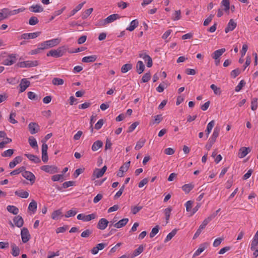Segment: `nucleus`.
Here are the masks:
<instances>
[{
	"label": "nucleus",
	"mask_w": 258,
	"mask_h": 258,
	"mask_svg": "<svg viewBox=\"0 0 258 258\" xmlns=\"http://www.w3.org/2000/svg\"><path fill=\"white\" fill-rule=\"evenodd\" d=\"M60 41L61 40L59 38L52 39L39 44V46H41V48L43 49H48L57 45L60 43Z\"/></svg>",
	"instance_id": "nucleus-1"
},
{
	"label": "nucleus",
	"mask_w": 258,
	"mask_h": 258,
	"mask_svg": "<svg viewBox=\"0 0 258 258\" xmlns=\"http://www.w3.org/2000/svg\"><path fill=\"white\" fill-rule=\"evenodd\" d=\"M64 50L65 48L64 47H60L56 50L51 49L47 53V56H51L56 58L59 57L63 55L65 52Z\"/></svg>",
	"instance_id": "nucleus-2"
},
{
	"label": "nucleus",
	"mask_w": 258,
	"mask_h": 258,
	"mask_svg": "<svg viewBox=\"0 0 258 258\" xmlns=\"http://www.w3.org/2000/svg\"><path fill=\"white\" fill-rule=\"evenodd\" d=\"M96 218H97V215L95 213H93L87 215H85L83 214H79L77 216V219L78 220H81L84 222H88L92 220L95 219Z\"/></svg>",
	"instance_id": "nucleus-3"
},
{
	"label": "nucleus",
	"mask_w": 258,
	"mask_h": 258,
	"mask_svg": "<svg viewBox=\"0 0 258 258\" xmlns=\"http://www.w3.org/2000/svg\"><path fill=\"white\" fill-rule=\"evenodd\" d=\"M38 65L37 61L27 60L25 61H21L17 64V66L20 68H30L36 67Z\"/></svg>",
	"instance_id": "nucleus-4"
},
{
	"label": "nucleus",
	"mask_w": 258,
	"mask_h": 258,
	"mask_svg": "<svg viewBox=\"0 0 258 258\" xmlns=\"http://www.w3.org/2000/svg\"><path fill=\"white\" fill-rule=\"evenodd\" d=\"M16 54H11L3 61V64L5 66H11L16 61Z\"/></svg>",
	"instance_id": "nucleus-5"
},
{
	"label": "nucleus",
	"mask_w": 258,
	"mask_h": 258,
	"mask_svg": "<svg viewBox=\"0 0 258 258\" xmlns=\"http://www.w3.org/2000/svg\"><path fill=\"white\" fill-rule=\"evenodd\" d=\"M21 235L23 243H26L30 239V234L27 228L24 227L21 229Z\"/></svg>",
	"instance_id": "nucleus-6"
},
{
	"label": "nucleus",
	"mask_w": 258,
	"mask_h": 258,
	"mask_svg": "<svg viewBox=\"0 0 258 258\" xmlns=\"http://www.w3.org/2000/svg\"><path fill=\"white\" fill-rule=\"evenodd\" d=\"M30 85V82L27 79H22L19 84L20 90L19 93L24 92L26 89Z\"/></svg>",
	"instance_id": "nucleus-7"
},
{
	"label": "nucleus",
	"mask_w": 258,
	"mask_h": 258,
	"mask_svg": "<svg viewBox=\"0 0 258 258\" xmlns=\"http://www.w3.org/2000/svg\"><path fill=\"white\" fill-rule=\"evenodd\" d=\"M48 146L45 143H43L42 145V160L43 162L46 163L48 160L47 155Z\"/></svg>",
	"instance_id": "nucleus-8"
},
{
	"label": "nucleus",
	"mask_w": 258,
	"mask_h": 258,
	"mask_svg": "<svg viewBox=\"0 0 258 258\" xmlns=\"http://www.w3.org/2000/svg\"><path fill=\"white\" fill-rule=\"evenodd\" d=\"M22 175L27 180H29L32 184L35 182V176L31 172L28 171H24L22 173Z\"/></svg>",
	"instance_id": "nucleus-9"
},
{
	"label": "nucleus",
	"mask_w": 258,
	"mask_h": 258,
	"mask_svg": "<svg viewBox=\"0 0 258 258\" xmlns=\"http://www.w3.org/2000/svg\"><path fill=\"white\" fill-rule=\"evenodd\" d=\"M40 32H36L30 33H24L20 36L21 39H34L39 36Z\"/></svg>",
	"instance_id": "nucleus-10"
},
{
	"label": "nucleus",
	"mask_w": 258,
	"mask_h": 258,
	"mask_svg": "<svg viewBox=\"0 0 258 258\" xmlns=\"http://www.w3.org/2000/svg\"><path fill=\"white\" fill-rule=\"evenodd\" d=\"M250 151H251V149L249 147H241L239 150L238 156L240 158H244Z\"/></svg>",
	"instance_id": "nucleus-11"
},
{
	"label": "nucleus",
	"mask_w": 258,
	"mask_h": 258,
	"mask_svg": "<svg viewBox=\"0 0 258 258\" xmlns=\"http://www.w3.org/2000/svg\"><path fill=\"white\" fill-rule=\"evenodd\" d=\"M41 169L46 172L53 174L57 172V167L50 165H43L41 167Z\"/></svg>",
	"instance_id": "nucleus-12"
},
{
	"label": "nucleus",
	"mask_w": 258,
	"mask_h": 258,
	"mask_svg": "<svg viewBox=\"0 0 258 258\" xmlns=\"http://www.w3.org/2000/svg\"><path fill=\"white\" fill-rule=\"evenodd\" d=\"M236 26L237 23L234 21V20L230 19L225 29V33H227L229 31H233L236 28Z\"/></svg>",
	"instance_id": "nucleus-13"
},
{
	"label": "nucleus",
	"mask_w": 258,
	"mask_h": 258,
	"mask_svg": "<svg viewBox=\"0 0 258 258\" xmlns=\"http://www.w3.org/2000/svg\"><path fill=\"white\" fill-rule=\"evenodd\" d=\"M28 128L30 133L32 135L37 133L39 130L38 124L35 122H30L29 124Z\"/></svg>",
	"instance_id": "nucleus-14"
},
{
	"label": "nucleus",
	"mask_w": 258,
	"mask_h": 258,
	"mask_svg": "<svg viewBox=\"0 0 258 258\" xmlns=\"http://www.w3.org/2000/svg\"><path fill=\"white\" fill-rule=\"evenodd\" d=\"M109 222L105 218H101L98 222L97 227L99 229H105L108 224Z\"/></svg>",
	"instance_id": "nucleus-15"
},
{
	"label": "nucleus",
	"mask_w": 258,
	"mask_h": 258,
	"mask_svg": "<svg viewBox=\"0 0 258 258\" xmlns=\"http://www.w3.org/2000/svg\"><path fill=\"white\" fill-rule=\"evenodd\" d=\"M13 221L15 226L19 228L22 227L24 224L23 219L20 215L15 217L13 219Z\"/></svg>",
	"instance_id": "nucleus-16"
},
{
	"label": "nucleus",
	"mask_w": 258,
	"mask_h": 258,
	"mask_svg": "<svg viewBox=\"0 0 258 258\" xmlns=\"http://www.w3.org/2000/svg\"><path fill=\"white\" fill-rule=\"evenodd\" d=\"M208 244L207 243H204L200 245V247L193 254V257H196L199 255L204 250L207 248Z\"/></svg>",
	"instance_id": "nucleus-17"
},
{
	"label": "nucleus",
	"mask_w": 258,
	"mask_h": 258,
	"mask_svg": "<svg viewBox=\"0 0 258 258\" xmlns=\"http://www.w3.org/2000/svg\"><path fill=\"white\" fill-rule=\"evenodd\" d=\"M120 16L118 14H112L109 16H108L105 19V21L106 24H108L114 21L115 20L119 19Z\"/></svg>",
	"instance_id": "nucleus-18"
},
{
	"label": "nucleus",
	"mask_w": 258,
	"mask_h": 258,
	"mask_svg": "<svg viewBox=\"0 0 258 258\" xmlns=\"http://www.w3.org/2000/svg\"><path fill=\"white\" fill-rule=\"evenodd\" d=\"M128 218H123L116 223L114 224L113 226L114 227L116 228H121L122 227L124 226L128 222Z\"/></svg>",
	"instance_id": "nucleus-19"
},
{
	"label": "nucleus",
	"mask_w": 258,
	"mask_h": 258,
	"mask_svg": "<svg viewBox=\"0 0 258 258\" xmlns=\"http://www.w3.org/2000/svg\"><path fill=\"white\" fill-rule=\"evenodd\" d=\"M225 48H221L215 51L212 55L213 58L218 59L225 52Z\"/></svg>",
	"instance_id": "nucleus-20"
},
{
	"label": "nucleus",
	"mask_w": 258,
	"mask_h": 258,
	"mask_svg": "<svg viewBox=\"0 0 258 258\" xmlns=\"http://www.w3.org/2000/svg\"><path fill=\"white\" fill-rule=\"evenodd\" d=\"M22 158L21 156H17L15 157L12 161L9 163V167L10 168H14L18 164L21 162Z\"/></svg>",
	"instance_id": "nucleus-21"
},
{
	"label": "nucleus",
	"mask_w": 258,
	"mask_h": 258,
	"mask_svg": "<svg viewBox=\"0 0 258 258\" xmlns=\"http://www.w3.org/2000/svg\"><path fill=\"white\" fill-rule=\"evenodd\" d=\"M15 195L24 199H26L29 196V192L23 189L18 190L15 191Z\"/></svg>",
	"instance_id": "nucleus-22"
},
{
	"label": "nucleus",
	"mask_w": 258,
	"mask_h": 258,
	"mask_svg": "<svg viewBox=\"0 0 258 258\" xmlns=\"http://www.w3.org/2000/svg\"><path fill=\"white\" fill-rule=\"evenodd\" d=\"M10 16L9 9L5 8L1 10L0 12V21L7 18Z\"/></svg>",
	"instance_id": "nucleus-23"
},
{
	"label": "nucleus",
	"mask_w": 258,
	"mask_h": 258,
	"mask_svg": "<svg viewBox=\"0 0 258 258\" xmlns=\"http://www.w3.org/2000/svg\"><path fill=\"white\" fill-rule=\"evenodd\" d=\"M31 12L34 13H40L43 11V8L40 5H32L29 8Z\"/></svg>",
	"instance_id": "nucleus-24"
},
{
	"label": "nucleus",
	"mask_w": 258,
	"mask_h": 258,
	"mask_svg": "<svg viewBox=\"0 0 258 258\" xmlns=\"http://www.w3.org/2000/svg\"><path fill=\"white\" fill-rule=\"evenodd\" d=\"M145 67L142 61L139 60L136 64V71L139 74H142L145 70Z\"/></svg>",
	"instance_id": "nucleus-25"
},
{
	"label": "nucleus",
	"mask_w": 258,
	"mask_h": 258,
	"mask_svg": "<svg viewBox=\"0 0 258 258\" xmlns=\"http://www.w3.org/2000/svg\"><path fill=\"white\" fill-rule=\"evenodd\" d=\"M103 143L101 141L97 140L94 142L92 146L91 149L93 151H97L103 146Z\"/></svg>",
	"instance_id": "nucleus-26"
},
{
	"label": "nucleus",
	"mask_w": 258,
	"mask_h": 258,
	"mask_svg": "<svg viewBox=\"0 0 258 258\" xmlns=\"http://www.w3.org/2000/svg\"><path fill=\"white\" fill-rule=\"evenodd\" d=\"M25 156H26L30 161L35 163H38L41 162L40 159L37 156L30 154H25Z\"/></svg>",
	"instance_id": "nucleus-27"
},
{
	"label": "nucleus",
	"mask_w": 258,
	"mask_h": 258,
	"mask_svg": "<svg viewBox=\"0 0 258 258\" xmlns=\"http://www.w3.org/2000/svg\"><path fill=\"white\" fill-rule=\"evenodd\" d=\"M139 56L140 57L143 58V59L145 58H148L149 59L148 62H147V66L148 68H150L152 66V65H153L152 59L149 55H148L146 53H141L139 54Z\"/></svg>",
	"instance_id": "nucleus-28"
},
{
	"label": "nucleus",
	"mask_w": 258,
	"mask_h": 258,
	"mask_svg": "<svg viewBox=\"0 0 258 258\" xmlns=\"http://www.w3.org/2000/svg\"><path fill=\"white\" fill-rule=\"evenodd\" d=\"M138 25L139 21L138 20H134L130 23L129 27H127L126 30L129 31H133L138 26Z\"/></svg>",
	"instance_id": "nucleus-29"
},
{
	"label": "nucleus",
	"mask_w": 258,
	"mask_h": 258,
	"mask_svg": "<svg viewBox=\"0 0 258 258\" xmlns=\"http://www.w3.org/2000/svg\"><path fill=\"white\" fill-rule=\"evenodd\" d=\"M97 58V57L95 55L87 56L84 57L82 58V62H86V63L93 62H94L96 60Z\"/></svg>",
	"instance_id": "nucleus-30"
},
{
	"label": "nucleus",
	"mask_w": 258,
	"mask_h": 258,
	"mask_svg": "<svg viewBox=\"0 0 258 258\" xmlns=\"http://www.w3.org/2000/svg\"><path fill=\"white\" fill-rule=\"evenodd\" d=\"M221 7H223L224 11L226 13H228L230 9L229 0H222L221 3Z\"/></svg>",
	"instance_id": "nucleus-31"
},
{
	"label": "nucleus",
	"mask_w": 258,
	"mask_h": 258,
	"mask_svg": "<svg viewBox=\"0 0 258 258\" xmlns=\"http://www.w3.org/2000/svg\"><path fill=\"white\" fill-rule=\"evenodd\" d=\"M215 124V121L212 120L207 125V128L205 131L206 134V139L208 138L209 134H210L213 127H214Z\"/></svg>",
	"instance_id": "nucleus-32"
},
{
	"label": "nucleus",
	"mask_w": 258,
	"mask_h": 258,
	"mask_svg": "<svg viewBox=\"0 0 258 258\" xmlns=\"http://www.w3.org/2000/svg\"><path fill=\"white\" fill-rule=\"evenodd\" d=\"M194 187L192 183L185 184L182 186V189L186 193H189Z\"/></svg>",
	"instance_id": "nucleus-33"
},
{
	"label": "nucleus",
	"mask_w": 258,
	"mask_h": 258,
	"mask_svg": "<svg viewBox=\"0 0 258 258\" xmlns=\"http://www.w3.org/2000/svg\"><path fill=\"white\" fill-rule=\"evenodd\" d=\"M220 131V128L219 127L216 126L215 127L213 133L210 139L216 142V139L219 136Z\"/></svg>",
	"instance_id": "nucleus-34"
},
{
	"label": "nucleus",
	"mask_w": 258,
	"mask_h": 258,
	"mask_svg": "<svg viewBox=\"0 0 258 258\" xmlns=\"http://www.w3.org/2000/svg\"><path fill=\"white\" fill-rule=\"evenodd\" d=\"M8 212L14 215H17L19 213V209L15 206L9 205L7 207Z\"/></svg>",
	"instance_id": "nucleus-35"
},
{
	"label": "nucleus",
	"mask_w": 258,
	"mask_h": 258,
	"mask_svg": "<svg viewBox=\"0 0 258 258\" xmlns=\"http://www.w3.org/2000/svg\"><path fill=\"white\" fill-rule=\"evenodd\" d=\"M28 142L31 147L34 149H38V145L36 140L32 136L30 137Z\"/></svg>",
	"instance_id": "nucleus-36"
},
{
	"label": "nucleus",
	"mask_w": 258,
	"mask_h": 258,
	"mask_svg": "<svg viewBox=\"0 0 258 258\" xmlns=\"http://www.w3.org/2000/svg\"><path fill=\"white\" fill-rule=\"evenodd\" d=\"M11 247L12 248V254L14 256L19 255L20 253L19 248L15 243H12Z\"/></svg>",
	"instance_id": "nucleus-37"
},
{
	"label": "nucleus",
	"mask_w": 258,
	"mask_h": 258,
	"mask_svg": "<svg viewBox=\"0 0 258 258\" xmlns=\"http://www.w3.org/2000/svg\"><path fill=\"white\" fill-rule=\"evenodd\" d=\"M61 216H62V212L60 209L53 211L51 214V218L53 220H57Z\"/></svg>",
	"instance_id": "nucleus-38"
},
{
	"label": "nucleus",
	"mask_w": 258,
	"mask_h": 258,
	"mask_svg": "<svg viewBox=\"0 0 258 258\" xmlns=\"http://www.w3.org/2000/svg\"><path fill=\"white\" fill-rule=\"evenodd\" d=\"M37 207V203L34 200H32L29 205L28 210L34 213L36 211Z\"/></svg>",
	"instance_id": "nucleus-39"
},
{
	"label": "nucleus",
	"mask_w": 258,
	"mask_h": 258,
	"mask_svg": "<svg viewBox=\"0 0 258 258\" xmlns=\"http://www.w3.org/2000/svg\"><path fill=\"white\" fill-rule=\"evenodd\" d=\"M144 247L142 245H141L139 246V247L135 249L132 254V256H131V258H134L135 256L139 255L140 253H141L143 251Z\"/></svg>",
	"instance_id": "nucleus-40"
},
{
	"label": "nucleus",
	"mask_w": 258,
	"mask_h": 258,
	"mask_svg": "<svg viewBox=\"0 0 258 258\" xmlns=\"http://www.w3.org/2000/svg\"><path fill=\"white\" fill-rule=\"evenodd\" d=\"M132 68L133 65L131 63H126L122 66L121 68V72L122 73H125L131 70Z\"/></svg>",
	"instance_id": "nucleus-41"
},
{
	"label": "nucleus",
	"mask_w": 258,
	"mask_h": 258,
	"mask_svg": "<svg viewBox=\"0 0 258 258\" xmlns=\"http://www.w3.org/2000/svg\"><path fill=\"white\" fill-rule=\"evenodd\" d=\"M85 2L82 3L80 4H79L78 6H76V7L70 13V17H71L73 15H74L78 11L80 10L83 7V5Z\"/></svg>",
	"instance_id": "nucleus-42"
},
{
	"label": "nucleus",
	"mask_w": 258,
	"mask_h": 258,
	"mask_svg": "<svg viewBox=\"0 0 258 258\" xmlns=\"http://www.w3.org/2000/svg\"><path fill=\"white\" fill-rule=\"evenodd\" d=\"M52 83L55 86H60L63 84L64 81L60 78H54L52 80Z\"/></svg>",
	"instance_id": "nucleus-43"
},
{
	"label": "nucleus",
	"mask_w": 258,
	"mask_h": 258,
	"mask_svg": "<svg viewBox=\"0 0 258 258\" xmlns=\"http://www.w3.org/2000/svg\"><path fill=\"white\" fill-rule=\"evenodd\" d=\"M145 142H146V140L145 139H140V140L137 142L135 147V149L136 150H140L141 148H142L145 143Z\"/></svg>",
	"instance_id": "nucleus-44"
},
{
	"label": "nucleus",
	"mask_w": 258,
	"mask_h": 258,
	"mask_svg": "<svg viewBox=\"0 0 258 258\" xmlns=\"http://www.w3.org/2000/svg\"><path fill=\"white\" fill-rule=\"evenodd\" d=\"M177 230L176 229H174L172 230L171 232H170L166 236V239H165L164 242H166L169 240H170L173 237L175 236L176 234Z\"/></svg>",
	"instance_id": "nucleus-45"
},
{
	"label": "nucleus",
	"mask_w": 258,
	"mask_h": 258,
	"mask_svg": "<svg viewBox=\"0 0 258 258\" xmlns=\"http://www.w3.org/2000/svg\"><path fill=\"white\" fill-rule=\"evenodd\" d=\"M171 211H172V208L171 207H169L167 208L164 210V214L165 215V219H166L167 223L168 222V220H169Z\"/></svg>",
	"instance_id": "nucleus-46"
},
{
	"label": "nucleus",
	"mask_w": 258,
	"mask_h": 258,
	"mask_svg": "<svg viewBox=\"0 0 258 258\" xmlns=\"http://www.w3.org/2000/svg\"><path fill=\"white\" fill-rule=\"evenodd\" d=\"M104 174V173L100 170V169L96 168L94 172L93 175L96 178H99L102 177Z\"/></svg>",
	"instance_id": "nucleus-47"
},
{
	"label": "nucleus",
	"mask_w": 258,
	"mask_h": 258,
	"mask_svg": "<svg viewBox=\"0 0 258 258\" xmlns=\"http://www.w3.org/2000/svg\"><path fill=\"white\" fill-rule=\"evenodd\" d=\"M143 208V206L137 205L136 206L131 207V212L135 215L138 213Z\"/></svg>",
	"instance_id": "nucleus-48"
},
{
	"label": "nucleus",
	"mask_w": 258,
	"mask_h": 258,
	"mask_svg": "<svg viewBox=\"0 0 258 258\" xmlns=\"http://www.w3.org/2000/svg\"><path fill=\"white\" fill-rule=\"evenodd\" d=\"M257 107V99L253 98L251 101V109L252 110H255Z\"/></svg>",
	"instance_id": "nucleus-49"
},
{
	"label": "nucleus",
	"mask_w": 258,
	"mask_h": 258,
	"mask_svg": "<svg viewBox=\"0 0 258 258\" xmlns=\"http://www.w3.org/2000/svg\"><path fill=\"white\" fill-rule=\"evenodd\" d=\"M25 10V8L24 7L20 8L17 10H14L13 11H11L9 10L10 15V16L16 15L19 13L24 12Z\"/></svg>",
	"instance_id": "nucleus-50"
},
{
	"label": "nucleus",
	"mask_w": 258,
	"mask_h": 258,
	"mask_svg": "<svg viewBox=\"0 0 258 258\" xmlns=\"http://www.w3.org/2000/svg\"><path fill=\"white\" fill-rule=\"evenodd\" d=\"M194 202L192 201H188L186 202L185 206L186 207V210L187 212H192V208Z\"/></svg>",
	"instance_id": "nucleus-51"
},
{
	"label": "nucleus",
	"mask_w": 258,
	"mask_h": 258,
	"mask_svg": "<svg viewBox=\"0 0 258 258\" xmlns=\"http://www.w3.org/2000/svg\"><path fill=\"white\" fill-rule=\"evenodd\" d=\"M210 88L213 90L214 94L216 95H220L221 91L220 88L217 87L215 85L212 84Z\"/></svg>",
	"instance_id": "nucleus-52"
},
{
	"label": "nucleus",
	"mask_w": 258,
	"mask_h": 258,
	"mask_svg": "<svg viewBox=\"0 0 258 258\" xmlns=\"http://www.w3.org/2000/svg\"><path fill=\"white\" fill-rule=\"evenodd\" d=\"M14 153V150L13 149H8L5 151H4L3 153H2V156L3 157H11Z\"/></svg>",
	"instance_id": "nucleus-53"
},
{
	"label": "nucleus",
	"mask_w": 258,
	"mask_h": 258,
	"mask_svg": "<svg viewBox=\"0 0 258 258\" xmlns=\"http://www.w3.org/2000/svg\"><path fill=\"white\" fill-rule=\"evenodd\" d=\"M51 179L54 181H57L59 180H61V181L63 180V174H56L53 175L51 177Z\"/></svg>",
	"instance_id": "nucleus-54"
},
{
	"label": "nucleus",
	"mask_w": 258,
	"mask_h": 258,
	"mask_svg": "<svg viewBox=\"0 0 258 258\" xmlns=\"http://www.w3.org/2000/svg\"><path fill=\"white\" fill-rule=\"evenodd\" d=\"M151 74L148 72L145 74L142 78V81L143 83H146L148 82L151 79Z\"/></svg>",
	"instance_id": "nucleus-55"
},
{
	"label": "nucleus",
	"mask_w": 258,
	"mask_h": 258,
	"mask_svg": "<svg viewBox=\"0 0 258 258\" xmlns=\"http://www.w3.org/2000/svg\"><path fill=\"white\" fill-rule=\"evenodd\" d=\"M155 119L150 123V124H154L155 123L158 124L162 120V117L161 115H157L154 116Z\"/></svg>",
	"instance_id": "nucleus-56"
},
{
	"label": "nucleus",
	"mask_w": 258,
	"mask_h": 258,
	"mask_svg": "<svg viewBox=\"0 0 258 258\" xmlns=\"http://www.w3.org/2000/svg\"><path fill=\"white\" fill-rule=\"evenodd\" d=\"M39 22L38 18L36 17L33 16L31 17L29 21V24L30 25H35Z\"/></svg>",
	"instance_id": "nucleus-57"
},
{
	"label": "nucleus",
	"mask_w": 258,
	"mask_h": 258,
	"mask_svg": "<svg viewBox=\"0 0 258 258\" xmlns=\"http://www.w3.org/2000/svg\"><path fill=\"white\" fill-rule=\"evenodd\" d=\"M245 82L243 80L240 81V82L239 83V84L236 86V87L235 88V91L236 92H239L240 91L241 89L243 88V87L245 85Z\"/></svg>",
	"instance_id": "nucleus-58"
},
{
	"label": "nucleus",
	"mask_w": 258,
	"mask_h": 258,
	"mask_svg": "<svg viewBox=\"0 0 258 258\" xmlns=\"http://www.w3.org/2000/svg\"><path fill=\"white\" fill-rule=\"evenodd\" d=\"M16 113L15 112H11L10 113L9 120L11 123L13 124H15L18 122V121L14 118L16 117Z\"/></svg>",
	"instance_id": "nucleus-59"
},
{
	"label": "nucleus",
	"mask_w": 258,
	"mask_h": 258,
	"mask_svg": "<svg viewBox=\"0 0 258 258\" xmlns=\"http://www.w3.org/2000/svg\"><path fill=\"white\" fill-rule=\"evenodd\" d=\"M159 232V226H156L155 227H154L152 229L151 232L150 233V237L151 238H153L155 236L156 234L158 233Z\"/></svg>",
	"instance_id": "nucleus-60"
},
{
	"label": "nucleus",
	"mask_w": 258,
	"mask_h": 258,
	"mask_svg": "<svg viewBox=\"0 0 258 258\" xmlns=\"http://www.w3.org/2000/svg\"><path fill=\"white\" fill-rule=\"evenodd\" d=\"M258 244V239L256 237H253V240L251 243L250 248L252 250H254L256 247V246Z\"/></svg>",
	"instance_id": "nucleus-61"
},
{
	"label": "nucleus",
	"mask_w": 258,
	"mask_h": 258,
	"mask_svg": "<svg viewBox=\"0 0 258 258\" xmlns=\"http://www.w3.org/2000/svg\"><path fill=\"white\" fill-rule=\"evenodd\" d=\"M92 230L90 229H87L81 233V236L82 237L87 238L88 237L92 234Z\"/></svg>",
	"instance_id": "nucleus-62"
},
{
	"label": "nucleus",
	"mask_w": 258,
	"mask_h": 258,
	"mask_svg": "<svg viewBox=\"0 0 258 258\" xmlns=\"http://www.w3.org/2000/svg\"><path fill=\"white\" fill-rule=\"evenodd\" d=\"M181 12L180 10L176 11L175 13L173 14V17L172 18V20L174 21L178 20L180 19L181 17Z\"/></svg>",
	"instance_id": "nucleus-63"
},
{
	"label": "nucleus",
	"mask_w": 258,
	"mask_h": 258,
	"mask_svg": "<svg viewBox=\"0 0 258 258\" xmlns=\"http://www.w3.org/2000/svg\"><path fill=\"white\" fill-rule=\"evenodd\" d=\"M93 8H89L86 10L85 12L82 15V18L86 19L87 18L92 12Z\"/></svg>",
	"instance_id": "nucleus-64"
}]
</instances>
